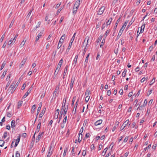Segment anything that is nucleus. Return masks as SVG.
<instances>
[{
	"instance_id": "f257e3e1",
	"label": "nucleus",
	"mask_w": 157,
	"mask_h": 157,
	"mask_svg": "<svg viewBox=\"0 0 157 157\" xmlns=\"http://www.w3.org/2000/svg\"><path fill=\"white\" fill-rule=\"evenodd\" d=\"M130 125V123H129V120L128 119L127 120L124 122L122 126L121 127L120 131L122 130L127 125L129 127Z\"/></svg>"
},
{
	"instance_id": "f03ea898",
	"label": "nucleus",
	"mask_w": 157,
	"mask_h": 157,
	"mask_svg": "<svg viewBox=\"0 0 157 157\" xmlns=\"http://www.w3.org/2000/svg\"><path fill=\"white\" fill-rule=\"evenodd\" d=\"M16 83V82L13 81L11 83L10 87H9V88H11L10 90H11V93H13L14 92L17 87V86H16V85H15Z\"/></svg>"
},
{
	"instance_id": "7ed1b4c3",
	"label": "nucleus",
	"mask_w": 157,
	"mask_h": 157,
	"mask_svg": "<svg viewBox=\"0 0 157 157\" xmlns=\"http://www.w3.org/2000/svg\"><path fill=\"white\" fill-rule=\"evenodd\" d=\"M147 99H145L144 104L142 105H141V106H139L138 109H139L140 110H142L143 109L144 107L146 106L147 104Z\"/></svg>"
},
{
	"instance_id": "20e7f679",
	"label": "nucleus",
	"mask_w": 157,
	"mask_h": 157,
	"mask_svg": "<svg viewBox=\"0 0 157 157\" xmlns=\"http://www.w3.org/2000/svg\"><path fill=\"white\" fill-rule=\"evenodd\" d=\"M105 8L104 6H102L100 8L98 11V14L99 15H101L103 13Z\"/></svg>"
},
{
	"instance_id": "39448f33",
	"label": "nucleus",
	"mask_w": 157,
	"mask_h": 157,
	"mask_svg": "<svg viewBox=\"0 0 157 157\" xmlns=\"http://www.w3.org/2000/svg\"><path fill=\"white\" fill-rule=\"evenodd\" d=\"M123 28H124L123 26L121 27V29L119 31V33H118V35H117V40L119 38L120 36L121 35L122 32H123L124 30V29H123Z\"/></svg>"
},
{
	"instance_id": "423d86ee",
	"label": "nucleus",
	"mask_w": 157,
	"mask_h": 157,
	"mask_svg": "<svg viewBox=\"0 0 157 157\" xmlns=\"http://www.w3.org/2000/svg\"><path fill=\"white\" fill-rule=\"evenodd\" d=\"M44 133V132H40L39 133L38 135V136L36 138V142H37L39 141L41 136L43 135Z\"/></svg>"
},
{
	"instance_id": "0eeeda50",
	"label": "nucleus",
	"mask_w": 157,
	"mask_h": 157,
	"mask_svg": "<svg viewBox=\"0 0 157 157\" xmlns=\"http://www.w3.org/2000/svg\"><path fill=\"white\" fill-rule=\"evenodd\" d=\"M86 39H87V43H86V46L84 48V51L83 53V55H85V53H86V47L87 45L88 44V41L89 40V38H87V37L86 38H85V39L83 42V44H84V43H85L86 40Z\"/></svg>"
},
{
	"instance_id": "6e6552de",
	"label": "nucleus",
	"mask_w": 157,
	"mask_h": 157,
	"mask_svg": "<svg viewBox=\"0 0 157 157\" xmlns=\"http://www.w3.org/2000/svg\"><path fill=\"white\" fill-rule=\"evenodd\" d=\"M65 108H66V106H65V103H62L61 108L60 110V113L63 114V112Z\"/></svg>"
},
{
	"instance_id": "1a4fd4ad",
	"label": "nucleus",
	"mask_w": 157,
	"mask_h": 157,
	"mask_svg": "<svg viewBox=\"0 0 157 157\" xmlns=\"http://www.w3.org/2000/svg\"><path fill=\"white\" fill-rule=\"evenodd\" d=\"M20 135H19L18 136V138L16 140L15 145H14L15 147H16L17 146V145H18V144H19V143L20 141Z\"/></svg>"
},
{
	"instance_id": "9d476101",
	"label": "nucleus",
	"mask_w": 157,
	"mask_h": 157,
	"mask_svg": "<svg viewBox=\"0 0 157 157\" xmlns=\"http://www.w3.org/2000/svg\"><path fill=\"white\" fill-rule=\"evenodd\" d=\"M102 122V120H99L95 122L94 125L95 126H98L101 124Z\"/></svg>"
},
{
	"instance_id": "9b49d317",
	"label": "nucleus",
	"mask_w": 157,
	"mask_h": 157,
	"mask_svg": "<svg viewBox=\"0 0 157 157\" xmlns=\"http://www.w3.org/2000/svg\"><path fill=\"white\" fill-rule=\"evenodd\" d=\"M42 105V102H40L39 104V106L37 109V116L39 112L40 111L41 107Z\"/></svg>"
},
{
	"instance_id": "f8f14e48",
	"label": "nucleus",
	"mask_w": 157,
	"mask_h": 157,
	"mask_svg": "<svg viewBox=\"0 0 157 157\" xmlns=\"http://www.w3.org/2000/svg\"><path fill=\"white\" fill-rule=\"evenodd\" d=\"M41 122H40L37 126V127L36 128V130L35 132H38L40 130V126H41Z\"/></svg>"
},
{
	"instance_id": "ddd939ff",
	"label": "nucleus",
	"mask_w": 157,
	"mask_h": 157,
	"mask_svg": "<svg viewBox=\"0 0 157 157\" xmlns=\"http://www.w3.org/2000/svg\"><path fill=\"white\" fill-rule=\"evenodd\" d=\"M52 147L51 145L49 147V150L48 151V155H52Z\"/></svg>"
},
{
	"instance_id": "4468645a",
	"label": "nucleus",
	"mask_w": 157,
	"mask_h": 157,
	"mask_svg": "<svg viewBox=\"0 0 157 157\" xmlns=\"http://www.w3.org/2000/svg\"><path fill=\"white\" fill-rule=\"evenodd\" d=\"M80 4V0H77L75 2L74 4V6L75 7H76L78 8Z\"/></svg>"
},
{
	"instance_id": "2eb2a0df",
	"label": "nucleus",
	"mask_w": 157,
	"mask_h": 157,
	"mask_svg": "<svg viewBox=\"0 0 157 157\" xmlns=\"http://www.w3.org/2000/svg\"><path fill=\"white\" fill-rule=\"evenodd\" d=\"M78 8L74 6L73 8V14L75 15L77 12V10Z\"/></svg>"
},
{
	"instance_id": "dca6fc26",
	"label": "nucleus",
	"mask_w": 157,
	"mask_h": 157,
	"mask_svg": "<svg viewBox=\"0 0 157 157\" xmlns=\"http://www.w3.org/2000/svg\"><path fill=\"white\" fill-rule=\"evenodd\" d=\"M68 66L67 65H66L64 68V72H63V75L65 76L66 75L67 73Z\"/></svg>"
},
{
	"instance_id": "f3484780",
	"label": "nucleus",
	"mask_w": 157,
	"mask_h": 157,
	"mask_svg": "<svg viewBox=\"0 0 157 157\" xmlns=\"http://www.w3.org/2000/svg\"><path fill=\"white\" fill-rule=\"evenodd\" d=\"M26 60L27 59L26 58L22 60L21 63V66L20 67H21L22 66H23L24 65L26 61Z\"/></svg>"
},
{
	"instance_id": "a211bd4d",
	"label": "nucleus",
	"mask_w": 157,
	"mask_h": 157,
	"mask_svg": "<svg viewBox=\"0 0 157 157\" xmlns=\"http://www.w3.org/2000/svg\"><path fill=\"white\" fill-rule=\"evenodd\" d=\"M16 125V124L15 123V121L14 120H13L11 122V127L12 128H13Z\"/></svg>"
},
{
	"instance_id": "6ab92c4d",
	"label": "nucleus",
	"mask_w": 157,
	"mask_h": 157,
	"mask_svg": "<svg viewBox=\"0 0 157 157\" xmlns=\"http://www.w3.org/2000/svg\"><path fill=\"white\" fill-rule=\"evenodd\" d=\"M110 32V31L109 30H107L106 31L104 35V38L105 39L106 37L109 34V33Z\"/></svg>"
},
{
	"instance_id": "aec40b11",
	"label": "nucleus",
	"mask_w": 157,
	"mask_h": 157,
	"mask_svg": "<svg viewBox=\"0 0 157 157\" xmlns=\"http://www.w3.org/2000/svg\"><path fill=\"white\" fill-rule=\"evenodd\" d=\"M68 105H67L66 106V108H65L64 109V111L63 112V114L64 115V116L66 114L68 110Z\"/></svg>"
},
{
	"instance_id": "412c9836",
	"label": "nucleus",
	"mask_w": 157,
	"mask_h": 157,
	"mask_svg": "<svg viewBox=\"0 0 157 157\" xmlns=\"http://www.w3.org/2000/svg\"><path fill=\"white\" fill-rule=\"evenodd\" d=\"M105 39L104 38L103 39V40L101 43V44L100 45V47L101 48H103L102 47L103 46V45H104V44L105 43Z\"/></svg>"
},
{
	"instance_id": "4be33fe9",
	"label": "nucleus",
	"mask_w": 157,
	"mask_h": 157,
	"mask_svg": "<svg viewBox=\"0 0 157 157\" xmlns=\"http://www.w3.org/2000/svg\"><path fill=\"white\" fill-rule=\"evenodd\" d=\"M23 103V101H19L18 102V105H17V108H20L21 106L22 105Z\"/></svg>"
},
{
	"instance_id": "5701e85b",
	"label": "nucleus",
	"mask_w": 157,
	"mask_h": 157,
	"mask_svg": "<svg viewBox=\"0 0 157 157\" xmlns=\"http://www.w3.org/2000/svg\"><path fill=\"white\" fill-rule=\"evenodd\" d=\"M56 117H55L56 119H57L58 117V115L59 112V109H57L56 111Z\"/></svg>"
},
{
	"instance_id": "b1692460",
	"label": "nucleus",
	"mask_w": 157,
	"mask_h": 157,
	"mask_svg": "<svg viewBox=\"0 0 157 157\" xmlns=\"http://www.w3.org/2000/svg\"><path fill=\"white\" fill-rule=\"evenodd\" d=\"M78 142L80 143L81 141L82 138V135H78Z\"/></svg>"
},
{
	"instance_id": "393cba45",
	"label": "nucleus",
	"mask_w": 157,
	"mask_h": 157,
	"mask_svg": "<svg viewBox=\"0 0 157 157\" xmlns=\"http://www.w3.org/2000/svg\"><path fill=\"white\" fill-rule=\"evenodd\" d=\"M63 44H62V42H61L60 41H59L58 44L57 46V48L59 49V48L61 46H62Z\"/></svg>"
},
{
	"instance_id": "a878e982",
	"label": "nucleus",
	"mask_w": 157,
	"mask_h": 157,
	"mask_svg": "<svg viewBox=\"0 0 157 157\" xmlns=\"http://www.w3.org/2000/svg\"><path fill=\"white\" fill-rule=\"evenodd\" d=\"M61 67V66H60V65H57L56 68V72L57 71V73L56 74V75H57V74H58L59 71V69L60 68V67Z\"/></svg>"
},
{
	"instance_id": "bb28decb",
	"label": "nucleus",
	"mask_w": 157,
	"mask_h": 157,
	"mask_svg": "<svg viewBox=\"0 0 157 157\" xmlns=\"http://www.w3.org/2000/svg\"><path fill=\"white\" fill-rule=\"evenodd\" d=\"M68 150V148L67 147H66L64 150V152L63 155V157H65L66 155V153L67 152Z\"/></svg>"
},
{
	"instance_id": "cd10ccee",
	"label": "nucleus",
	"mask_w": 157,
	"mask_h": 157,
	"mask_svg": "<svg viewBox=\"0 0 157 157\" xmlns=\"http://www.w3.org/2000/svg\"><path fill=\"white\" fill-rule=\"evenodd\" d=\"M45 113V111L43 110L42 112H40L39 115V118H41L42 116L44 115V114Z\"/></svg>"
},
{
	"instance_id": "c85d7f7f",
	"label": "nucleus",
	"mask_w": 157,
	"mask_h": 157,
	"mask_svg": "<svg viewBox=\"0 0 157 157\" xmlns=\"http://www.w3.org/2000/svg\"><path fill=\"white\" fill-rule=\"evenodd\" d=\"M108 149V148L107 147L105 148L104 149V150L103 151L102 153V155L104 156L105 153H106V152L107 151Z\"/></svg>"
},
{
	"instance_id": "c756f323",
	"label": "nucleus",
	"mask_w": 157,
	"mask_h": 157,
	"mask_svg": "<svg viewBox=\"0 0 157 157\" xmlns=\"http://www.w3.org/2000/svg\"><path fill=\"white\" fill-rule=\"evenodd\" d=\"M14 21L15 20L14 19H13L9 25V28H11L12 26L14 23Z\"/></svg>"
},
{
	"instance_id": "7c9ffc66",
	"label": "nucleus",
	"mask_w": 157,
	"mask_h": 157,
	"mask_svg": "<svg viewBox=\"0 0 157 157\" xmlns=\"http://www.w3.org/2000/svg\"><path fill=\"white\" fill-rule=\"evenodd\" d=\"M127 72V70L124 69L122 73V75L123 77H124L126 75Z\"/></svg>"
},
{
	"instance_id": "2f4dec72",
	"label": "nucleus",
	"mask_w": 157,
	"mask_h": 157,
	"mask_svg": "<svg viewBox=\"0 0 157 157\" xmlns=\"http://www.w3.org/2000/svg\"><path fill=\"white\" fill-rule=\"evenodd\" d=\"M5 143V142L2 140H0V146L2 147Z\"/></svg>"
},
{
	"instance_id": "473e14b6",
	"label": "nucleus",
	"mask_w": 157,
	"mask_h": 157,
	"mask_svg": "<svg viewBox=\"0 0 157 157\" xmlns=\"http://www.w3.org/2000/svg\"><path fill=\"white\" fill-rule=\"evenodd\" d=\"M63 8V7L61 6L60 8L57 11L56 14L57 15H58L59 14V13L62 10V9Z\"/></svg>"
},
{
	"instance_id": "72a5a7b5",
	"label": "nucleus",
	"mask_w": 157,
	"mask_h": 157,
	"mask_svg": "<svg viewBox=\"0 0 157 157\" xmlns=\"http://www.w3.org/2000/svg\"><path fill=\"white\" fill-rule=\"evenodd\" d=\"M58 91V90H57L56 89L55 90H54V92H53V97H54L55 98H56V93L57 92V91Z\"/></svg>"
},
{
	"instance_id": "f704fd0d",
	"label": "nucleus",
	"mask_w": 157,
	"mask_h": 157,
	"mask_svg": "<svg viewBox=\"0 0 157 157\" xmlns=\"http://www.w3.org/2000/svg\"><path fill=\"white\" fill-rule=\"evenodd\" d=\"M13 39L11 38V39L9 41L8 43L7 44V46L10 45L11 44H12V43L13 42H12Z\"/></svg>"
},
{
	"instance_id": "c9c22d12",
	"label": "nucleus",
	"mask_w": 157,
	"mask_h": 157,
	"mask_svg": "<svg viewBox=\"0 0 157 157\" xmlns=\"http://www.w3.org/2000/svg\"><path fill=\"white\" fill-rule=\"evenodd\" d=\"M42 34H40L38 35L36 37V42H37L38 40H39V39L41 37Z\"/></svg>"
},
{
	"instance_id": "e433bc0d",
	"label": "nucleus",
	"mask_w": 157,
	"mask_h": 157,
	"mask_svg": "<svg viewBox=\"0 0 157 157\" xmlns=\"http://www.w3.org/2000/svg\"><path fill=\"white\" fill-rule=\"evenodd\" d=\"M102 36H100L98 38V40H97V42L98 43L99 42H100V41H101V39H102Z\"/></svg>"
},
{
	"instance_id": "4c0bfd02",
	"label": "nucleus",
	"mask_w": 157,
	"mask_h": 157,
	"mask_svg": "<svg viewBox=\"0 0 157 157\" xmlns=\"http://www.w3.org/2000/svg\"><path fill=\"white\" fill-rule=\"evenodd\" d=\"M77 60L76 59H74L72 65L74 66V67H75L76 64V63L77 62Z\"/></svg>"
},
{
	"instance_id": "58836bf2",
	"label": "nucleus",
	"mask_w": 157,
	"mask_h": 157,
	"mask_svg": "<svg viewBox=\"0 0 157 157\" xmlns=\"http://www.w3.org/2000/svg\"><path fill=\"white\" fill-rule=\"evenodd\" d=\"M155 78H154L153 79L151 80V82L149 85L150 86L152 85L155 82Z\"/></svg>"
},
{
	"instance_id": "ea45409f",
	"label": "nucleus",
	"mask_w": 157,
	"mask_h": 157,
	"mask_svg": "<svg viewBox=\"0 0 157 157\" xmlns=\"http://www.w3.org/2000/svg\"><path fill=\"white\" fill-rule=\"evenodd\" d=\"M6 63L5 61H4L3 62V63H2V65L1 66V69H0V70H2V69L4 67H5Z\"/></svg>"
},
{
	"instance_id": "a19ab883",
	"label": "nucleus",
	"mask_w": 157,
	"mask_h": 157,
	"mask_svg": "<svg viewBox=\"0 0 157 157\" xmlns=\"http://www.w3.org/2000/svg\"><path fill=\"white\" fill-rule=\"evenodd\" d=\"M74 82L71 81V83L70 86V87L71 90L73 87V85Z\"/></svg>"
},
{
	"instance_id": "79ce46f5",
	"label": "nucleus",
	"mask_w": 157,
	"mask_h": 157,
	"mask_svg": "<svg viewBox=\"0 0 157 157\" xmlns=\"http://www.w3.org/2000/svg\"><path fill=\"white\" fill-rule=\"evenodd\" d=\"M36 109V105H34L32 108L31 111L32 112H33V113H34L35 111V110Z\"/></svg>"
},
{
	"instance_id": "37998d69",
	"label": "nucleus",
	"mask_w": 157,
	"mask_h": 157,
	"mask_svg": "<svg viewBox=\"0 0 157 157\" xmlns=\"http://www.w3.org/2000/svg\"><path fill=\"white\" fill-rule=\"evenodd\" d=\"M90 98V96H87L85 98V101L86 102H87L88 101L89 99Z\"/></svg>"
},
{
	"instance_id": "c03bdc74",
	"label": "nucleus",
	"mask_w": 157,
	"mask_h": 157,
	"mask_svg": "<svg viewBox=\"0 0 157 157\" xmlns=\"http://www.w3.org/2000/svg\"><path fill=\"white\" fill-rule=\"evenodd\" d=\"M101 25V22H99L98 23L97 25H96V29H98L100 27Z\"/></svg>"
},
{
	"instance_id": "a18cd8bd",
	"label": "nucleus",
	"mask_w": 157,
	"mask_h": 157,
	"mask_svg": "<svg viewBox=\"0 0 157 157\" xmlns=\"http://www.w3.org/2000/svg\"><path fill=\"white\" fill-rule=\"evenodd\" d=\"M111 21H112V18H111L110 19H109L108 20V21L107 22H106V25H109L111 23Z\"/></svg>"
},
{
	"instance_id": "49530a36",
	"label": "nucleus",
	"mask_w": 157,
	"mask_h": 157,
	"mask_svg": "<svg viewBox=\"0 0 157 157\" xmlns=\"http://www.w3.org/2000/svg\"><path fill=\"white\" fill-rule=\"evenodd\" d=\"M75 34H76V33H75L74 34V35H73L72 37L71 40V42H72V43H73V41L74 40V39L75 38Z\"/></svg>"
},
{
	"instance_id": "de8ad7c7",
	"label": "nucleus",
	"mask_w": 157,
	"mask_h": 157,
	"mask_svg": "<svg viewBox=\"0 0 157 157\" xmlns=\"http://www.w3.org/2000/svg\"><path fill=\"white\" fill-rule=\"evenodd\" d=\"M5 33H4L2 35V36L1 39H0V41L1 42H2L3 40V39H4V37H5Z\"/></svg>"
},
{
	"instance_id": "09e8293b",
	"label": "nucleus",
	"mask_w": 157,
	"mask_h": 157,
	"mask_svg": "<svg viewBox=\"0 0 157 157\" xmlns=\"http://www.w3.org/2000/svg\"><path fill=\"white\" fill-rule=\"evenodd\" d=\"M89 55H90V54L89 53L87 54L86 57V59L85 60V63H87V62H88V57L89 56Z\"/></svg>"
},
{
	"instance_id": "8fccbe9b",
	"label": "nucleus",
	"mask_w": 157,
	"mask_h": 157,
	"mask_svg": "<svg viewBox=\"0 0 157 157\" xmlns=\"http://www.w3.org/2000/svg\"><path fill=\"white\" fill-rule=\"evenodd\" d=\"M6 72H7V71H4V72H3V73L2 74V75L1 76V78H2L5 77V75H6Z\"/></svg>"
},
{
	"instance_id": "3c124183",
	"label": "nucleus",
	"mask_w": 157,
	"mask_h": 157,
	"mask_svg": "<svg viewBox=\"0 0 157 157\" xmlns=\"http://www.w3.org/2000/svg\"><path fill=\"white\" fill-rule=\"evenodd\" d=\"M83 127H82L81 128V129L79 132L78 135H82V133L83 131Z\"/></svg>"
},
{
	"instance_id": "603ef678",
	"label": "nucleus",
	"mask_w": 157,
	"mask_h": 157,
	"mask_svg": "<svg viewBox=\"0 0 157 157\" xmlns=\"http://www.w3.org/2000/svg\"><path fill=\"white\" fill-rule=\"evenodd\" d=\"M17 36H18V34H16V35L15 36H14V38L13 39V40L12 42H13V43L15 42Z\"/></svg>"
},
{
	"instance_id": "864d4df0",
	"label": "nucleus",
	"mask_w": 157,
	"mask_h": 157,
	"mask_svg": "<svg viewBox=\"0 0 157 157\" xmlns=\"http://www.w3.org/2000/svg\"><path fill=\"white\" fill-rule=\"evenodd\" d=\"M11 76V74H9L8 75L6 78V80L8 81H10V78Z\"/></svg>"
},
{
	"instance_id": "5fc2aeb1",
	"label": "nucleus",
	"mask_w": 157,
	"mask_h": 157,
	"mask_svg": "<svg viewBox=\"0 0 157 157\" xmlns=\"http://www.w3.org/2000/svg\"><path fill=\"white\" fill-rule=\"evenodd\" d=\"M20 154L18 151H17L16 153V157H20Z\"/></svg>"
},
{
	"instance_id": "6e6d98bb",
	"label": "nucleus",
	"mask_w": 157,
	"mask_h": 157,
	"mask_svg": "<svg viewBox=\"0 0 157 157\" xmlns=\"http://www.w3.org/2000/svg\"><path fill=\"white\" fill-rule=\"evenodd\" d=\"M26 40L24 41V40L21 43V44H20V46L21 47H22L23 46H24Z\"/></svg>"
},
{
	"instance_id": "4d7b16f0",
	"label": "nucleus",
	"mask_w": 157,
	"mask_h": 157,
	"mask_svg": "<svg viewBox=\"0 0 157 157\" xmlns=\"http://www.w3.org/2000/svg\"><path fill=\"white\" fill-rule=\"evenodd\" d=\"M7 136V133L6 132H5L4 133V135L3 136V137L4 138H5Z\"/></svg>"
},
{
	"instance_id": "13d9d810",
	"label": "nucleus",
	"mask_w": 157,
	"mask_h": 157,
	"mask_svg": "<svg viewBox=\"0 0 157 157\" xmlns=\"http://www.w3.org/2000/svg\"><path fill=\"white\" fill-rule=\"evenodd\" d=\"M67 120V116H66L64 117V119L63 120V123L65 124Z\"/></svg>"
},
{
	"instance_id": "bf43d9fd",
	"label": "nucleus",
	"mask_w": 157,
	"mask_h": 157,
	"mask_svg": "<svg viewBox=\"0 0 157 157\" xmlns=\"http://www.w3.org/2000/svg\"><path fill=\"white\" fill-rule=\"evenodd\" d=\"M86 150H84L82 153V155H83V156H85L86 155Z\"/></svg>"
},
{
	"instance_id": "052dcab7",
	"label": "nucleus",
	"mask_w": 157,
	"mask_h": 157,
	"mask_svg": "<svg viewBox=\"0 0 157 157\" xmlns=\"http://www.w3.org/2000/svg\"><path fill=\"white\" fill-rule=\"evenodd\" d=\"M146 80H147V78H145V77L143 78H142L141 79V80H140L141 82H144V81L146 80Z\"/></svg>"
},
{
	"instance_id": "680f3d73",
	"label": "nucleus",
	"mask_w": 157,
	"mask_h": 157,
	"mask_svg": "<svg viewBox=\"0 0 157 157\" xmlns=\"http://www.w3.org/2000/svg\"><path fill=\"white\" fill-rule=\"evenodd\" d=\"M10 82H11V81H8V83H7V84L6 85V88H5L6 90L7 89V87L9 86V85L10 83Z\"/></svg>"
},
{
	"instance_id": "e2e57ef3",
	"label": "nucleus",
	"mask_w": 157,
	"mask_h": 157,
	"mask_svg": "<svg viewBox=\"0 0 157 157\" xmlns=\"http://www.w3.org/2000/svg\"><path fill=\"white\" fill-rule=\"evenodd\" d=\"M32 11H33L32 10H31L29 12V13L28 14V15H27V17H29L30 16L32 13Z\"/></svg>"
},
{
	"instance_id": "0e129e2a",
	"label": "nucleus",
	"mask_w": 157,
	"mask_h": 157,
	"mask_svg": "<svg viewBox=\"0 0 157 157\" xmlns=\"http://www.w3.org/2000/svg\"><path fill=\"white\" fill-rule=\"evenodd\" d=\"M65 36H66L65 35L63 34V35L61 37L60 39H61V40H64L65 38Z\"/></svg>"
},
{
	"instance_id": "69168bd1",
	"label": "nucleus",
	"mask_w": 157,
	"mask_h": 157,
	"mask_svg": "<svg viewBox=\"0 0 157 157\" xmlns=\"http://www.w3.org/2000/svg\"><path fill=\"white\" fill-rule=\"evenodd\" d=\"M63 59H62L59 61V63H58V65H60V66H61L62 64V63H63Z\"/></svg>"
},
{
	"instance_id": "338daca9",
	"label": "nucleus",
	"mask_w": 157,
	"mask_h": 157,
	"mask_svg": "<svg viewBox=\"0 0 157 157\" xmlns=\"http://www.w3.org/2000/svg\"><path fill=\"white\" fill-rule=\"evenodd\" d=\"M90 94V91L87 90L86 91L85 93V95H89Z\"/></svg>"
},
{
	"instance_id": "774afa93",
	"label": "nucleus",
	"mask_w": 157,
	"mask_h": 157,
	"mask_svg": "<svg viewBox=\"0 0 157 157\" xmlns=\"http://www.w3.org/2000/svg\"><path fill=\"white\" fill-rule=\"evenodd\" d=\"M61 2L59 3H58L56 5V6L55 7V8L56 9L58 8L61 5Z\"/></svg>"
}]
</instances>
